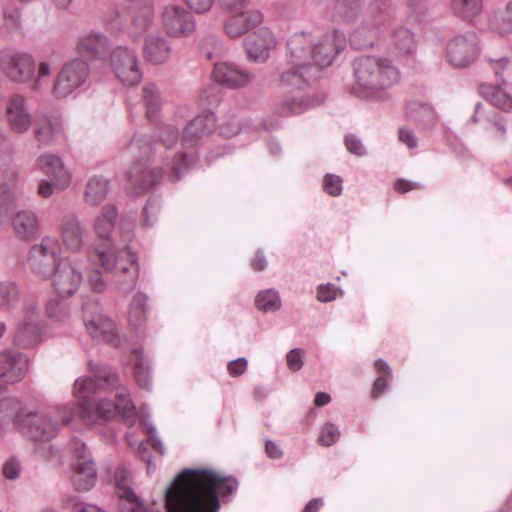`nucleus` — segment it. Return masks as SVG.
Returning <instances> with one entry per match:
<instances>
[{"mask_svg":"<svg viewBox=\"0 0 512 512\" xmlns=\"http://www.w3.org/2000/svg\"><path fill=\"white\" fill-rule=\"evenodd\" d=\"M238 480L207 468H185L166 488L167 512H219L238 489Z\"/></svg>","mask_w":512,"mask_h":512,"instance_id":"nucleus-1","label":"nucleus"},{"mask_svg":"<svg viewBox=\"0 0 512 512\" xmlns=\"http://www.w3.org/2000/svg\"><path fill=\"white\" fill-rule=\"evenodd\" d=\"M118 217V209L115 205L109 204L102 208L101 214L95 220V231L97 235L105 240L106 247L97 249V258L103 268L110 273L119 277L118 285L125 291L129 292L136 286L139 277V265L137 254L130 248H126L120 253H116L109 243L116 219Z\"/></svg>","mask_w":512,"mask_h":512,"instance_id":"nucleus-2","label":"nucleus"},{"mask_svg":"<svg viewBox=\"0 0 512 512\" xmlns=\"http://www.w3.org/2000/svg\"><path fill=\"white\" fill-rule=\"evenodd\" d=\"M356 86L367 92L388 89L399 81V71L391 60L376 56H361L354 60Z\"/></svg>","mask_w":512,"mask_h":512,"instance_id":"nucleus-3","label":"nucleus"},{"mask_svg":"<svg viewBox=\"0 0 512 512\" xmlns=\"http://www.w3.org/2000/svg\"><path fill=\"white\" fill-rule=\"evenodd\" d=\"M88 63L80 58L73 59L63 65L52 87L57 98H65L84 85L89 76Z\"/></svg>","mask_w":512,"mask_h":512,"instance_id":"nucleus-4","label":"nucleus"},{"mask_svg":"<svg viewBox=\"0 0 512 512\" xmlns=\"http://www.w3.org/2000/svg\"><path fill=\"white\" fill-rule=\"evenodd\" d=\"M70 448L75 457L73 485L78 491H89L97 481V469L91 453L85 443L77 439L70 442Z\"/></svg>","mask_w":512,"mask_h":512,"instance_id":"nucleus-5","label":"nucleus"},{"mask_svg":"<svg viewBox=\"0 0 512 512\" xmlns=\"http://www.w3.org/2000/svg\"><path fill=\"white\" fill-rule=\"evenodd\" d=\"M479 54V39L474 31L456 35L446 45V56L450 63L457 68L472 65Z\"/></svg>","mask_w":512,"mask_h":512,"instance_id":"nucleus-6","label":"nucleus"},{"mask_svg":"<svg viewBox=\"0 0 512 512\" xmlns=\"http://www.w3.org/2000/svg\"><path fill=\"white\" fill-rule=\"evenodd\" d=\"M59 252L54 240L43 238L39 245H34L28 257L32 271L43 279H48L57 268Z\"/></svg>","mask_w":512,"mask_h":512,"instance_id":"nucleus-7","label":"nucleus"},{"mask_svg":"<svg viewBox=\"0 0 512 512\" xmlns=\"http://www.w3.org/2000/svg\"><path fill=\"white\" fill-rule=\"evenodd\" d=\"M111 65L116 77L126 85H136L142 79L137 55L127 47L118 46L110 54Z\"/></svg>","mask_w":512,"mask_h":512,"instance_id":"nucleus-8","label":"nucleus"},{"mask_svg":"<svg viewBox=\"0 0 512 512\" xmlns=\"http://www.w3.org/2000/svg\"><path fill=\"white\" fill-rule=\"evenodd\" d=\"M18 429L34 442H48L58 433V422L41 412H27Z\"/></svg>","mask_w":512,"mask_h":512,"instance_id":"nucleus-9","label":"nucleus"},{"mask_svg":"<svg viewBox=\"0 0 512 512\" xmlns=\"http://www.w3.org/2000/svg\"><path fill=\"white\" fill-rule=\"evenodd\" d=\"M127 180L137 194L146 192L156 186L163 177L162 168H151L149 156L134 162L126 172Z\"/></svg>","mask_w":512,"mask_h":512,"instance_id":"nucleus-10","label":"nucleus"},{"mask_svg":"<svg viewBox=\"0 0 512 512\" xmlns=\"http://www.w3.org/2000/svg\"><path fill=\"white\" fill-rule=\"evenodd\" d=\"M1 67L4 74L16 83H25L35 74V60L25 52L4 55L1 58Z\"/></svg>","mask_w":512,"mask_h":512,"instance_id":"nucleus-11","label":"nucleus"},{"mask_svg":"<svg viewBox=\"0 0 512 512\" xmlns=\"http://www.w3.org/2000/svg\"><path fill=\"white\" fill-rule=\"evenodd\" d=\"M162 23L166 33L172 37L188 36L195 30V20L185 8L168 5L162 13Z\"/></svg>","mask_w":512,"mask_h":512,"instance_id":"nucleus-12","label":"nucleus"},{"mask_svg":"<svg viewBox=\"0 0 512 512\" xmlns=\"http://www.w3.org/2000/svg\"><path fill=\"white\" fill-rule=\"evenodd\" d=\"M26 309V316L18 323L13 337L14 344L22 348L33 347L41 337L37 306L28 305Z\"/></svg>","mask_w":512,"mask_h":512,"instance_id":"nucleus-13","label":"nucleus"},{"mask_svg":"<svg viewBox=\"0 0 512 512\" xmlns=\"http://www.w3.org/2000/svg\"><path fill=\"white\" fill-rule=\"evenodd\" d=\"M100 386V383L90 377L79 378L75 381L73 393L78 402L73 406V414L83 420H90L93 417L92 396Z\"/></svg>","mask_w":512,"mask_h":512,"instance_id":"nucleus-14","label":"nucleus"},{"mask_svg":"<svg viewBox=\"0 0 512 512\" xmlns=\"http://www.w3.org/2000/svg\"><path fill=\"white\" fill-rule=\"evenodd\" d=\"M216 129V117L209 112L193 118L183 131L182 143L186 147H195L208 138Z\"/></svg>","mask_w":512,"mask_h":512,"instance_id":"nucleus-15","label":"nucleus"},{"mask_svg":"<svg viewBox=\"0 0 512 512\" xmlns=\"http://www.w3.org/2000/svg\"><path fill=\"white\" fill-rule=\"evenodd\" d=\"M52 276L53 287L61 297L72 296L79 289L82 282L81 272L76 270L67 260L58 263Z\"/></svg>","mask_w":512,"mask_h":512,"instance_id":"nucleus-16","label":"nucleus"},{"mask_svg":"<svg viewBox=\"0 0 512 512\" xmlns=\"http://www.w3.org/2000/svg\"><path fill=\"white\" fill-rule=\"evenodd\" d=\"M28 370V359L20 352H0V378L7 384L21 381Z\"/></svg>","mask_w":512,"mask_h":512,"instance_id":"nucleus-17","label":"nucleus"},{"mask_svg":"<svg viewBox=\"0 0 512 512\" xmlns=\"http://www.w3.org/2000/svg\"><path fill=\"white\" fill-rule=\"evenodd\" d=\"M34 136L38 147H50L62 144L64 140L63 127L58 118L43 115L36 119Z\"/></svg>","mask_w":512,"mask_h":512,"instance_id":"nucleus-18","label":"nucleus"},{"mask_svg":"<svg viewBox=\"0 0 512 512\" xmlns=\"http://www.w3.org/2000/svg\"><path fill=\"white\" fill-rule=\"evenodd\" d=\"M129 10V26L127 27V36L137 39L151 25L154 8L151 0H140L134 3Z\"/></svg>","mask_w":512,"mask_h":512,"instance_id":"nucleus-19","label":"nucleus"},{"mask_svg":"<svg viewBox=\"0 0 512 512\" xmlns=\"http://www.w3.org/2000/svg\"><path fill=\"white\" fill-rule=\"evenodd\" d=\"M115 492L119 498V509H139L144 505L143 501L130 487V472L123 465H118L114 471Z\"/></svg>","mask_w":512,"mask_h":512,"instance_id":"nucleus-20","label":"nucleus"},{"mask_svg":"<svg viewBox=\"0 0 512 512\" xmlns=\"http://www.w3.org/2000/svg\"><path fill=\"white\" fill-rule=\"evenodd\" d=\"M212 77L215 82L230 88L245 87L254 79L252 73L226 62L214 65Z\"/></svg>","mask_w":512,"mask_h":512,"instance_id":"nucleus-21","label":"nucleus"},{"mask_svg":"<svg viewBox=\"0 0 512 512\" xmlns=\"http://www.w3.org/2000/svg\"><path fill=\"white\" fill-rule=\"evenodd\" d=\"M288 61L291 65L306 67L314 66L311 60L312 41L304 32L296 33L289 38L286 44Z\"/></svg>","mask_w":512,"mask_h":512,"instance_id":"nucleus-22","label":"nucleus"},{"mask_svg":"<svg viewBox=\"0 0 512 512\" xmlns=\"http://www.w3.org/2000/svg\"><path fill=\"white\" fill-rule=\"evenodd\" d=\"M6 117L11 129L16 133L26 132L31 125V116L26 108V100L20 94H14L8 101Z\"/></svg>","mask_w":512,"mask_h":512,"instance_id":"nucleus-23","label":"nucleus"},{"mask_svg":"<svg viewBox=\"0 0 512 512\" xmlns=\"http://www.w3.org/2000/svg\"><path fill=\"white\" fill-rule=\"evenodd\" d=\"M39 169L54 181V185L60 190L65 189L71 181V176L65 168L62 159L53 154H43L38 157Z\"/></svg>","mask_w":512,"mask_h":512,"instance_id":"nucleus-24","label":"nucleus"},{"mask_svg":"<svg viewBox=\"0 0 512 512\" xmlns=\"http://www.w3.org/2000/svg\"><path fill=\"white\" fill-rule=\"evenodd\" d=\"M321 101L310 96H286L273 105V113L280 117L300 115L307 110L318 106Z\"/></svg>","mask_w":512,"mask_h":512,"instance_id":"nucleus-25","label":"nucleus"},{"mask_svg":"<svg viewBox=\"0 0 512 512\" xmlns=\"http://www.w3.org/2000/svg\"><path fill=\"white\" fill-rule=\"evenodd\" d=\"M338 30L333 31V36L326 35L323 39L316 45H313L311 60H313L315 66L314 71L318 72V67H326L329 66L333 59L340 53L343 49L342 44H337L338 40Z\"/></svg>","mask_w":512,"mask_h":512,"instance_id":"nucleus-26","label":"nucleus"},{"mask_svg":"<svg viewBox=\"0 0 512 512\" xmlns=\"http://www.w3.org/2000/svg\"><path fill=\"white\" fill-rule=\"evenodd\" d=\"M85 326L92 338L101 340L112 347L120 345V337L116 331V325L111 319L97 315L88 320Z\"/></svg>","mask_w":512,"mask_h":512,"instance_id":"nucleus-27","label":"nucleus"},{"mask_svg":"<svg viewBox=\"0 0 512 512\" xmlns=\"http://www.w3.org/2000/svg\"><path fill=\"white\" fill-rule=\"evenodd\" d=\"M263 16L260 11L251 10L229 17L224 23V30L230 38H237L261 24Z\"/></svg>","mask_w":512,"mask_h":512,"instance_id":"nucleus-28","label":"nucleus"},{"mask_svg":"<svg viewBox=\"0 0 512 512\" xmlns=\"http://www.w3.org/2000/svg\"><path fill=\"white\" fill-rule=\"evenodd\" d=\"M26 413L22 403L8 395L6 388L0 384V426L12 423L18 428Z\"/></svg>","mask_w":512,"mask_h":512,"instance_id":"nucleus-29","label":"nucleus"},{"mask_svg":"<svg viewBox=\"0 0 512 512\" xmlns=\"http://www.w3.org/2000/svg\"><path fill=\"white\" fill-rule=\"evenodd\" d=\"M274 46V39L268 30L263 35L255 33L244 39V47L249 59L256 62H264L268 58V51Z\"/></svg>","mask_w":512,"mask_h":512,"instance_id":"nucleus-30","label":"nucleus"},{"mask_svg":"<svg viewBox=\"0 0 512 512\" xmlns=\"http://www.w3.org/2000/svg\"><path fill=\"white\" fill-rule=\"evenodd\" d=\"M78 51L91 59H105L109 55V41L105 35L91 33L81 37Z\"/></svg>","mask_w":512,"mask_h":512,"instance_id":"nucleus-31","label":"nucleus"},{"mask_svg":"<svg viewBox=\"0 0 512 512\" xmlns=\"http://www.w3.org/2000/svg\"><path fill=\"white\" fill-rule=\"evenodd\" d=\"M144 57L153 64H163L170 58L169 42L160 35H148L144 41Z\"/></svg>","mask_w":512,"mask_h":512,"instance_id":"nucleus-32","label":"nucleus"},{"mask_svg":"<svg viewBox=\"0 0 512 512\" xmlns=\"http://www.w3.org/2000/svg\"><path fill=\"white\" fill-rule=\"evenodd\" d=\"M405 115L408 121L415 123L422 128L434 126L436 114L434 109L427 103L417 100L409 101L405 108Z\"/></svg>","mask_w":512,"mask_h":512,"instance_id":"nucleus-33","label":"nucleus"},{"mask_svg":"<svg viewBox=\"0 0 512 512\" xmlns=\"http://www.w3.org/2000/svg\"><path fill=\"white\" fill-rule=\"evenodd\" d=\"M130 361L133 365V374L138 386L150 390L152 386L150 361L142 348L131 351Z\"/></svg>","mask_w":512,"mask_h":512,"instance_id":"nucleus-34","label":"nucleus"},{"mask_svg":"<svg viewBox=\"0 0 512 512\" xmlns=\"http://www.w3.org/2000/svg\"><path fill=\"white\" fill-rule=\"evenodd\" d=\"M477 91L481 97L494 107L504 112L512 111V96L507 94L500 84L481 83L478 85Z\"/></svg>","mask_w":512,"mask_h":512,"instance_id":"nucleus-35","label":"nucleus"},{"mask_svg":"<svg viewBox=\"0 0 512 512\" xmlns=\"http://www.w3.org/2000/svg\"><path fill=\"white\" fill-rule=\"evenodd\" d=\"M16 235L21 239H30L38 233V221L31 211H19L12 220Z\"/></svg>","mask_w":512,"mask_h":512,"instance_id":"nucleus-36","label":"nucleus"},{"mask_svg":"<svg viewBox=\"0 0 512 512\" xmlns=\"http://www.w3.org/2000/svg\"><path fill=\"white\" fill-rule=\"evenodd\" d=\"M314 69V66H306L304 68L292 65L291 69L281 73L280 83L285 87L292 86L297 89H303L308 85L311 78L310 72Z\"/></svg>","mask_w":512,"mask_h":512,"instance_id":"nucleus-37","label":"nucleus"},{"mask_svg":"<svg viewBox=\"0 0 512 512\" xmlns=\"http://www.w3.org/2000/svg\"><path fill=\"white\" fill-rule=\"evenodd\" d=\"M374 367L378 376L373 382L370 396L372 399H378L388 389L393 374L391 367L383 359L375 360Z\"/></svg>","mask_w":512,"mask_h":512,"instance_id":"nucleus-38","label":"nucleus"},{"mask_svg":"<svg viewBox=\"0 0 512 512\" xmlns=\"http://www.w3.org/2000/svg\"><path fill=\"white\" fill-rule=\"evenodd\" d=\"M148 296L142 292H138L132 298L129 307V323L135 329L140 328L147 320L149 311Z\"/></svg>","mask_w":512,"mask_h":512,"instance_id":"nucleus-39","label":"nucleus"},{"mask_svg":"<svg viewBox=\"0 0 512 512\" xmlns=\"http://www.w3.org/2000/svg\"><path fill=\"white\" fill-rule=\"evenodd\" d=\"M391 45L399 55H410L416 49L414 34L406 27H397L391 35Z\"/></svg>","mask_w":512,"mask_h":512,"instance_id":"nucleus-40","label":"nucleus"},{"mask_svg":"<svg viewBox=\"0 0 512 512\" xmlns=\"http://www.w3.org/2000/svg\"><path fill=\"white\" fill-rule=\"evenodd\" d=\"M109 192V181L103 177H93L86 184L84 199L91 206L99 205Z\"/></svg>","mask_w":512,"mask_h":512,"instance_id":"nucleus-41","label":"nucleus"},{"mask_svg":"<svg viewBox=\"0 0 512 512\" xmlns=\"http://www.w3.org/2000/svg\"><path fill=\"white\" fill-rule=\"evenodd\" d=\"M61 235L67 249L77 251L82 246V228L75 219H66L63 221Z\"/></svg>","mask_w":512,"mask_h":512,"instance_id":"nucleus-42","label":"nucleus"},{"mask_svg":"<svg viewBox=\"0 0 512 512\" xmlns=\"http://www.w3.org/2000/svg\"><path fill=\"white\" fill-rule=\"evenodd\" d=\"M453 13L464 20H473L483 10V0H452Z\"/></svg>","mask_w":512,"mask_h":512,"instance_id":"nucleus-43","label":"nucleus"},{"mask_svg":"<svg viewBox=\"0 0 512 512\" xmlns=\"http://www.w3.org/2000/svg\"><path fill=\"white\" fill-rule=\"evenodd\" d=\"M142 92L143 103L146 107V117L149 121H154L161 108L160 92L153 83L145 85Z\"/></svg>","mask_w":512,"mask_h":512,"instance_id":"nucleus-44","label":"nucleus"},{"mask_svg":"<svg viewBox=\"0 0 512 512\" xmlns=\"http://www.w3.org/2000/svg\"><path fill=\"white\" fill-rule=\"evenodd\" d=\"M88 365L94 374L93 379L100 383L101 386H111L113 388L118 386L119 377L112 367L101 363H94L93 361H89Z\"/></svg>","mask_w":512,"mask_h":512,"instance_id":"nucleus-45","label":"nucleus"},{"mask_svg":"<svg viewBox=\"0 0 512 512\" xmlns=\"http://www.w3.org/2000/svg\"><path fill=\"white\" fill-rule=\"evenodd\" d=\"M105 26L112 34L117 35L123 33L127 35V27L129 26L128 8L113 11L106 17Z\"/></svg>","mask_w":512,"mask_h":512,"instance_id":"nucleus-46","label":"nucleus"},{"mask_svg":"<svg viewBox=\"0 0 512 512\" xmlns=\"http://www.w3.org/2000/svg\"><path fill=\"white\" fill-rule=\"evenodd\" d=\"M255 305L258 310L263 312L278 310L281 306L278 292L273 289L259 292L255 298Z\"/></svg>","mask_w":512,"mask_h":512,"instance_id":"nucleus-47","label":"nucleus"},{"mask_svg":"<svg viewBox=\"0 0 512 512\" xmlns=\"http://www.w3.org/2000/svg\"><path fill=\"white\" fill-rule=\"evenodd\" d=\"M93 410V417L90 420H85L86 422H96L99 419L109 421L118 416L117 407L109 399H101L95 407L93 406Z\"/></svg>","mask_w":512,"mask_h":512,"instance_id":"nucleus-48","label":"nucleus"},{"mask_svg":"<svg viewBox=\"0 0 512 512\" xmlns=\"http://www.w3.org/2000/svg\"><path fill=\"white\" fill-rule=\"evenodd\" d=\"M191 167V157L187 153H180L172 160L171 171L168 178L171 182H177L188 172Z\"/></svg>","mask_w":512,"mask_h":512,"instance_id":"nucleus-49","label":"nucleus"},{"mask_svg":"<svg viewBox=\"0 0 512 512\" xmlns=\"http://www.w3.org/2000/svg\"><path fill=\"white\" fill-rule=\"evenodd\" d=\"M46 315L54 321L61 322L69 315V309L63 301L52 298L46 303Z\"/></svg>","mask_w":512,"mask_h":512,"instance_id":"nucleus-50","label":"nucleus"},{"mask_svg":"<svg viewBox=\"0 0 512 512\" xmlns=\"http://www.w3.org/2000/svg\"><path fill=\"white\" fill-rule=\"evenodd\" d=\"M360 0H340L337 3V13L347 21L355 19L361 11Z\"/></svg>","mask_w":512,"mask_h":512,"instance_id":"nucleus-51","label":"nucleus"},{"mask_svg":"<svg viewBox=\"0 0 512 512\" xmlns=\"http://www.w3.org/2000/svg\"><path fill=\"white\" fill-rule=\"evenodd\" d=\"M115 407H117L118 416H122L124 418L133 417L135 414V405L132 402L129 394L125 391H121L116 394V400L114 402Z\"/></svg>","mask_w":512,"mask_h":512,"instance_id":"nucleus-52","label":"nucleus"},{"mask_svg":"<svg viewBox=\"0 0 512 512\" xmlns=\"http://www.w3.org/2000/svg\"><path fill=\"white\" fill-rule=\"evenodd\" d=\"M15 199L8 185H0V222L14 209Z\"/></svg>","mask_w":512,"mask_h":512,"instance_id":"nucleus-53","label":"nucleus"},{"mask_svg":"<svg viewBox=\"0 0 512 512\" xmlns=\"http://www.w3.org/2000/svg\"><path fill=\"white\" fill-rule=\"evenodd\" d=\"M19 290L15 283H0V305L9 306L18 299Z\"/></svg>","mask_w":512,"mask_h":512,"instance_id":"nucleus-54","label":"nucleus"},{"mask_svg":"<svg viewBox=\"0 0 512 512\" xmlns=\"http://www.w3.org/2000/svg\"><path fill=\"white\" fill-rule=\"evenodd\" d=\"M339 437L340 431L338 427L333 423H326L321 429L318 442L323 446H331L339 439Z\"/></svg>","mask_w":512,"mask_h":512,"instance_id":"nucleus-55","label":"nucleus"},{"mask_svg":"<svg viewBox=\"0 0 512 512\" xmlns=\"http://www.w3.org/2000/svg\"><path fill=\"white\" fill-rule=\"evenodd\" d=\"M427 6L425 0H408V20L420 22L426 15Z\"/></svg>","mask_w":512,"mask_h":512,"instance_id":"nucleus-56","label":"nucleus"},{"mask_svg":"<svg viewBox=\"0 0 512 512\" xmlns=\"http://www.w3.org/2000/svg\"><path fill=\"white\" fill-rule=\"evenodd\" d=\"M342 179L334 174H326L323 178V189L331 196H339L342 192Z\"/></svg>","mask_w":512,"mask_h":512,"instance_id":"nucleus-57","label":"nucleus"},{"mask_svg":"<svg viewBox=\"0 0 512 512\" xmlns=\"http://www.w3.org/2000/svg\"><path fill=\"white\" fill-rule=\"evenodd\" d=\"M304 350L301 348H293L286 356L287 366L293 371L297 372L302 369L304 365L303 361Z\"/></svg>","mask_w":512,"mask_h":512,"instance_id":"nucleus-58","label":"nucleus"},{"mask_svg":"<svg viewBox=\"0 0 512 512\" xmlns=\"http://www.w3.org/2000/svg\"><path fill=\"white\" fill-rule=\"evenodd\" d=\"M71 512H105L103 509L88 503L79 502L76 498H69L65 504Z\"/></svg>","mask_w":512,"mask_h":512,"instance_id":"nucleus-59","label":"nucleus"},{"mask_svg":"<svg viewBox=\"0 0 512 512\" xmlns=\"http://www.w3.org/2000/svg\"><path fill=\"white\" fill-rule=\"evenodd\" d=\"M21 472V464L16 458H10L3 464L2 473L6 479H17Z\"/></svg>","mask_w":512,"mask_h":512,"instance_id":"nucleus-60","label":"nucleus"},{"mask_svg":"<svg viewBox=\"0 0 512 512\" xmlns=\"http://www.w3.org/2000/svg\"><path fill=\"white\" fill-rule=\"evenodd\" d=\"M345 146L347 150L354 155L363 156L366 154V149L361 140L353 134L345 137Z\"/></svg>","mask_w":512,"mask_h":512,"instance_id":"nucleus-61","label":"nucleus"},{"mask_svg":"<svg viewBox=\"0 0 512 512\" xmlns=\"http://www.w3.org/2000/svg\"><path fill=\"white\" fill-rule=\"evenodd\" d=\"M191 11L196 14H204L208 12L215 0H182Z\"/></svg>","mask_w":512,"mask_h":512,"instance_id":"nucleus-62","label":"nucleus"},{"mask_svg":"<svg viewBox=\"0 0 512 512\" xmlns=\"http://www.w3.org/2000/svg\"><path fill=\"white\" fill-rule=\"evenodd\" d=\"M88 283L94 292H102L106 288L102 272L98 269H93L89 272Z\"/></svg>","mask_w":512,"mask_h":512,"instance_id":"nucleus-63","label":"nucleus"},{"mask_svg":"<svg viewBox=\"0 0 512 512\" xmlns=\"http://www.w3.org/2000/svg\"><path fill=\"white\" fill-rule=\"evenodd\" d=\"M495 29L502 35L512 32V0L505 6L503 12V26L496 25Z\"/></svg>","mask_w":512,"mask_h":512,"instance_id":"nucleus-64","label":"nucleus"}]
</instances>
